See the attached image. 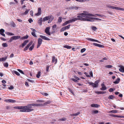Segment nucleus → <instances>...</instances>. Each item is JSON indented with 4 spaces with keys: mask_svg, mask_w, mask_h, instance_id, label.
<instances>
[{
    "mask_svg": "<svg viewBox=\"0 0 124 124\" xmlns=\"http://www.w3.org/2000/svg\"><path fill=\"white\" fill-rule=\"evenodd\" d=\"M77 18H74V19H82L83 17L89 18H90L91 16H95L85 11H83V13L78 14Z\"/></svg>",
    "mask_w": 124,
    "mask_h": 124,
    "instance_id": "nucleus-1",
    "label": "nucleus"
},
{
    "mask_svg": "<svg viewBox=\"0 0 124 124\" xmlns=\"http://www.w3.org/2000/svg\"><path fill=\"white\" fill-rule=\"evenodd\" d=\"M25 109H24L21 110L20 111L21 112H29L33 110V109H31L32 108V106L31 104H29L27 106H25Z\"/></svg>",
    "mask_w": 124,
    "mask_h": 124,
    "instance_id": "nucleus-2",
    "label": "nucleus"
},
{
    "mask_svg": "<svg viewBox=\"0 0 124 124\" xmlns=\"http://www.w3.org/2000/svg\"><path fill=\"white\" fill-rule=\"evenodd\" d=\"M99 82V81L97 80L95 81V83L90 82H88V83L90 85L92 86L93 87H98Z\"/></svg>",
    "mask_w": 124,
    "mask_h": 124,
    "instance_id": "nucleus-3",
    "label": "nucleus"
},
{
    "mask_svg": "<svg viewBox=\"0 0 124 124\" xmlns=\"http://www.w3.org/2000/svg\"><path fill=\"white\" fill-rule=\"evenodd\" d=\"M77 21V19L76 18L74 19L73 18L72 19H70L69 20L66 21L65 23L62 24L63 26H65L67 24L73 22H75L76 21Z\"/></svg>",
    "mask_w": 124,
    "mask_h": 124,
    "instance_id": "nucleus-4",
    "label": "nucleus"
},
{
    "mask_svg": "<svg viewBox=\"0 0 124 124\" xmlns=\"http://www.w3.org/2000/svg\"><path fill=\"white\" fill-rule=\"evenodd\" d=\"M20 38V37L19 36H14L11 37L9 42H11L13 40H16L19 39Z\"/></svg>",
    "mask_w": 124,
    "mask_h": 124,
    "instance_id": "nucleus-5",
    "label": "nucleus"
},
{
    "mask_svg": "<svg viewBox=\"0 0 124 124\" xmlns=\"http://www.w3.org/2000/svg\"><path fill=\"white\" fill-rule=\"evenodd\" d=\"M77 20H80L81 21H90L92 22L93 21H94V20H92V19H88L87 18H83L82 19H77Z\"/></svg>",
    "mask_w": 124,
    "mask_h": 124,
    "instance_id": "nucleus-6",
    "label": "nucleus"
},
{
    "mask_svg": "<svg viewBox=\"0 0 124 124\" xmlns=\"http://www.w3.org/2000/svg\"><path fill=\"white\" fill-rule=\"evenodd\" d=\"M50 28V27H46L45 30V32L49 36L51 35V33L49 32V30Z\"/></svg>",
    "mask_w": 124,
    "mask_h": 124,
    "instance_id": "nucleus-7",
    "label": "nucleus"
},
{
    "mask_svg": "<svg viewBox=\"0 0 124 124\" xmlns=\"http://www.w3.org/2000/svg\"><path fill=\"white\" fill-rule=\"evenodd\" d=\"M41 14V8H38V13H35V16H39Z\"/></svg>",
    "mask_w": 124,
    "mask_h": 124,
    "instance_id": "nucleus-8",
    "label": "nucleus"
},
{
    "mask_svg": "<svg viewBox=\"0 0 124 124\" xmlns=\"http://www.w3.org/2000/svg\"><path fill=\"white\" fill-rule=\"evenodd\" d=\"M42 42V39L41 38H39L38 39V45L37 48H38L41 44Z\"/></svg>",
    "mask_w": 124,
    "mask_h": 124,
    "instance_id": "nucleus-9",
    "label": "nucleus"
},
{
    "mask_svg": "<svg viewBox=\"0 0 124 124\" xmlns=\"http://www.w3.org/2000/svg\"><path fill=\"white\" fill-rule=\"evenodd\" d=\"M32 42L31 41L27 45V46H26L25 47L24 49V51H25L27 50L29 48V47H30L32 44Z\"/></svg>",
    "mask_w": 124,
    "mask_h": 124,
    "instance_id": "nucleus-10",
    "label": "nucleus"
},
{
    "mask_svg": "<svg viewBox=\"0 0 124 124\" xmlns=\"http://www.w3.org/2000/svg\"><path fill=\"white\" fill-rule=\"evenodd\" d=\"M80 8V7H79L73 6L70 7L68 8L70 10L74 9L77 10L79 8Z\"/></svg>",
    "mask_w": 124,
    "mask_h": 124,
    "instance_id": "nucleus-11",
    "label": "nucleus"
},
{
    "mask_svg": "<svg viewBox=\"0 0 124 124\" xmlns=\"http://www.w3.org/2000/svg\"><path fill=\"white\" fill-rule=\"evenodd\" d=\"M119 67H120L119 69V71L121 72H124V66L120 65L119 66Z\"/></svg>",
    "mask_w": 124,
    "mask_h": 124,
    "instance_id": "nucleus-12",
    "label": "nucleus"
},
{
    "mask_svg": "<svg viewBox=\"0 0 124 124\" xmlns=\"http://www.w3.org/2000/svg\"><path fill=\"white\" fill-rule=\"evenodd\" d=\"M86 39L88 40H90L91 41H95L98 42L99 43H100V42L98 40L92 38H87Z\"/></svg>",
    "mask_w": 124,
    "mask_h": 124,
    "instance_id": "nucleus-13",
    "label": "nucleus"
},
{
    "mask_svg": "<svg viewBox=\"0 0 124 124\" xmlns=\"http://www.w3.org/2000/svg\"><path fill=\"white\" fill-rule=\"evenodd\" d=\"M40 36L41 38H42L43 39L46 40H50L49 38L46 37L45 36L40 35Z\"/></svg>",
    "mask_w": 124,
    "mask_h": 124,
    "instance_id": "nucleus-14",
    "label": "nucleus"
},
{
    "mask_svg": "<svg viewBox=\"0 0 124 124\" xmlns=\"http://www.w3.org/2000/svg\"><path fill=\"white\" fill-rule=\"evenodd\" d=\"M102 88H101V90H105L107 88L104 85L103 83H102L101 84Z\"/></svg>",
    "mask_w": 124,
    "mask_h": 124,
    "instance_id": "nucleus-15",
    "label": "nucleus"
},
{
    "mask_svg": "<svg viewBox=\"0 0 124 124\" xmlns=\"http://www.w3.org/2000/svg\"><path fill=\"white\" fill-rule=\"evenodd\" d=\"M14 108L18 109H25L24 106H17V107H14Z\"/></svg>",
    "mask_w": 124,
    "mask_h": 124,
    "instance_id": "nucleus-16",
    "label": "nucleus"
},
{
    "mask_svg": "<svg viewBox=\"0 0 124 124\" xmlns=\"http://www.w3.org/2000/svg\"><path fill=\"white\" fill-rule=\"evenodd\" d=\"M32 107H39L40 106L43 105V104H35V103H32Z\"/></svg>",
    "mask_w": 124,
    "mask_h": 124,
    "instance_id": "nucleus-17",
    "label": "nucleus"
},
{
    "mask_svg": "<svg viewBox=\"0 0 124 124\" xmlns=\"http://www.w3.org/2000/svg\"><path fill=\"white\" fill-rule=\"evenodd\" d=\"M42 17L40 18L38 20V23L40 25H41L42 22Z\"/></svg>",
    "mask_w": 124,
    "mask_h": 124,
    "instance_id": "nucleus-18",
    "label": "nucleus"
},
{
    "mask_svg": "<svg viewBox=\"0 0 124 124\" xmlns=\"http://www.w3.org/2000/svg\"><path fill=\"white\" fill-rule=\"evenodd\" d=\"M5 31L3 29H1L0 30V34L4 36H5V34L3 33Z\"/></svg>",
    "mask_w": 124,
    "mask_h": 124,
    "instance_id": "nucleus-19",
    "label": "nucleus"
},
{
    "mask_svg": "<svg viewBox=\"0 0 124 124\" xmlns=\"http://www.w3.org/2000/svg\"><path fill=\"white\" fill-rule=\"evenodd\" d=\"M28 42V40H25L22 44V47L23 48L24 46Z\"/></svg>",
    "mask_w": 124,
    "mask_h": 124,
    "instance_id": "nucleus-20",
    "label": "nucleus"
},
{
    "mask_svg": "<svg viewBox=\"0 0 124 124\" xmlns=\"http://www.w3.org/2000/svg\"><path fill=\"white\" fill-rule=\"evenodd\" d=\"M10 25L12 27H15L16 26V24L13 22H10Z\"/></svg>",
    "mask_w": 124,
    "mask_h": 124,
    "instance_id": "nucleus-21",
    "label": "nucleus"
},
{
    "mask_svg": "<svg viewBox=\"0 0 124 124\" xmlns=\"http://www.w3.org/2000/svg\"><path fill=\"white\" fill-rule=\"evenodd\" d=\"M120 80V79L119 78H118L116 80L113 82V83L115 84H118L119 83Z\"/></svg>",
    "mask_w": 124,
    "mask_h": 124,
    "instance_id": "nucleus-22",
    "label": "nucleus"
},
{
    "mask_svg": "<svg viewBox=\"0 0 124 124\" xmlns=\"http://www.w3.org/2000/svg\"><path fill=\"white\" fill-rule=\"evenodd\" d=\"M49 16H46L44 17L43 19V21L45 22V21L48 20H49Z\"/></svg>",
    "mask_w": 124,
    "mask_h": 124,
    "instance_id": "nucleus-23",
    "label": "nucleus"
},
{
    "mask_svg": "<svg viewBox=\"0 0 124 124\" xmlns=\"http://www.w3.org/2000/svg\"><path fill=\"white\" fill-rule=\"evenodd\" d=\"M16 102V101L14 100L8 99V102L10 103H15Z\"/></svg>",
    "mask_w": 124,
    "mask_h": 124,
    "instance_id": "nucleus-24",
    "label": "nucleus"
},
{
    "mask_svg": "<svg viewBox=\"0 0 124 124\" xmlns=\"http://www.w3.org/2000/svg\"><path fill=\"white\" fill-rule=\"evenodd\" d=\"M115 9L120 10L124 11V8L116 7Z\"/></svg>",
    "mask_w": 124,
    "mask_h": 124,
    "instance_id": "nucleus-25",
    "label": "nucleus"
},
{
    "mask_svg": "<svg viewBox=\"0 0 124 124\" xmlns=\"http://www.w3.org/2000/svg\"><path fill=\"white\" fill-rule=\"evenodd\" d=\"M91 106L92 107L97 108L99 106V105L98 104H93L91 105Z\"/></svg>",
    "mask_w": 124,
    "mask_h": 124,
    "instance_id": "nucleus-26",
    "label": "nucleus"
},
{
    "mask_svg": "<svg viewBox=\"0 0 124 124\" xmlns=\"http://www.w3.org/2000/svg\"><path fill=\"white\" fill-rule=\"evenodd\" d=\"M115 97L112 95H110L108 97V98L109 99H113Z\"/></svg>",
    "mask_w": 124,
    "mask_h": 124,
    "instance_id": "nucleus-27",
    "label": "nucleus"
},
{
    "mask_svg": "<svg viewBox=\"0 0 124 124\" xmlns=\"http://www.w3.org/2000/svg\"><path fill=\"white\" fill-rule=\"evenodd\" d=\"M107 7L110 8H112L113 9H115V7L111 5H108Z\"/></svg>",
    "mask_w": 124,
    "mask_h": 124,
    "instance_id": "nucleus-28",
    "label": "nucleus"
},
{
    "mask_svg": "<svg viewBox=\"0 0 124 124\" xmlns=\"http://www.w3.org/2000/svg\"><path fill=\"white\" fill-rule=\"evenodd\" d=\"M34 44H33L32 46L29 48V50L31 51H32L34 48Z\"/></svg>",
    "mask_w": 124,
    "mask_h": 124,
    "instance_id": "nucleus-29",
    "label": "nucleus"
},
{
    "mask_svg": "<svg viewBox=\"0 0 124 124\" xmlns=\"http://www.w3.org/2000/svg\"><path fill=\"white\" fill-rule=\"evenodd\" d=\"M7 58V57H6L4 58H0V62L3 61L5 60Z\"/></svg>",
    "mask_w": 124,
    "mask_h": 124,
    "instance_id": "nucleus-30",
    "label": "nucleus"
},
{
    "mask_svg": "<svg viewBox=\"0 0 124 124\" xmlns=\"http://www.w3.org/2000/svg\"><path fill=\"white\" fill-rule=\"evenodd\" d=\"M41 72L39 71L38 72V73L36 75V77L38 78H39Z\"/></svg>",
    "mask_w": 124,
    "mask_h": 124,
    "instance_id": "nucleus-31",
    "label": "nucleus"
},
{
    "mask_svg": "<svg viewBox=\"0 0 124 124\" xmlns=\"http://www.w3.org/2000/svg\"><path fill=\"white\" fill-rule=\"evenodd\" d=\"M63 47L68 49H70L71 48V47L68 45H65Z\"/></svg>",
    "mask_w": 124,
    "mask_h": 124,
    "instance_id": "nucleus-32",
    "label": "nucleus"
},
{
    "mask_svg": "<svg viewBox=\"0 0 124 124\" xmlns=\"http://www.w3.org/2000/svg\"><path fill=\"white\" fill-rule=\"evenodd\" d=\"M49 17V20H51V21H52L54 19V17L52 15L48 16Z\"/></svg>",
    "mask_w": 124,
    "mask_h": 124,
    "instance_id": "nucleus-33",
    "label": "nucleus"
},
{
    "mask_svg": "<svg viewBox=\"0 0 124 124\" xmlns=\"http://www.w3.org/2000/svg\"><path fill=\"white\" fill-rule=\"evenodd\" d=\"M98 112V111L97 110H93L92 112V113L93 114H97Z\"/></svg>",
    "mask_w": 124,
    "mask_h": 124,
    "instance_id": "nucleus-34",
    "label": "nucleus"
},
{
    "mask_svg": "<svg viewBox=\"0 0 124 124\" xmlns=\"http://www.w3.org/2000/svg\"><path fill=\"white\" fill-rule=\"evenodd\" d=\"M92 19H94V20H99V21H101V19L99 18H92Z\"/></svg>",
    "mask_w": 124,
    "mask_h": 124,
    "instance_id": "nucleus-35",
    "label": "nucleus"
},
{
    "mask_svg": "<svg viewBox=\"0 0 124 124\" xmlns=\"http://www.w3.org/2000/svg\"><path fill=\"white\" fill-rule=\"evenodd\" d=\"M29 9H27L24 12V13L22 14L23 15H26L27 14L29 11Z\"/></svg>",
    "mask_w": 124,
    "mask_h": 124,
    "instance_id": "nucleus-36",
    "label": "nucleus"
},
{
    "mask_svg": "<svg viewBox=\"0 0 124 124\" xmlns=\"http://www.w3.org/2000/svg\"><path fill=\"white\" fill-rule=\"evenodd\" d=\"M31 34L34 37H37V36L35 34V33L34 32H32L31 33Z\"/></svg>",
    "mask_w": 124,
    "mask_h": 124,
    "instance_id": "nucleus-37",
    "label": "nucleus"
},
{
    "mask_svg": "<svg viewBox=\"0 0 124 124\" xmlns=\"http://www.w3.org/2000/svg\"><path fill=\"white\" fill-rule=\"evenodd\" d=\"M28 37V35H26L25 36L21 38V39H27Z\"/></svg>",
    "mask_w": 124,
    "mask_h": 124,
    "instance_id": "nucleus-38",
    "label": "nucleus"
},
{
    "mask_svg": "<svg viewBox=\"0 0 124 124\" xmlns=\"http://www.w3.org/2000/svg\"><path fill=\"white\" fill-rule=\"evenodd\" d=\"M95 16H96V15L97 16H100L101 17H103V16H104V15H101L100 14H96L95 15H93Z\"/></svg>",
    "mask_w": 124,
    "mask_h": 124,
    "instance_id": "nucleus-39",
    "label": "nucleus"
},
{
    "mask_svg": "<svg viewBox=\"0 0 124 124\" xmlns=\"http://www.w3.org/2000/svg\"><path fill=\"white\" fill-rule=\"evenodd\" d=\"M51 102V101H50L49 100V101H47L46 102H45L44 103V105H46V104H49Z\"/></svg>",
    "mask_w": 124,
    "mask_h": 124,
    "instance_id": "nucleus-40",
    "label": "nucleus"
},
{
    "mask_svg": "<svg viewBox=\"0 0 124 124\" xmlns=\"http://www.w3.org/2000/svg\"><path fill=\"white\" fill-rule=\"evenodd\" d=\"M62 21V17H59L58 22L60 23H61Z\"/></svg>",
    "mask_w": 124,
    "mask_h": 124,
    "instance_id": "nucleus-41",
    "label": "nucleus"
},
{
    "mask_svg": "<svg viewBox=\"0 0 124 124\" xmlns=\"http://www.w3.org/2000/svg\"><path fill=\"white\" fill-rule=\"evenodd\" d=\"M2 45L4 47H7L8 46L7 44L6 43H3Z\"/></svg>",
    "mask_w": 124,
    "mask_h": 124,
    "instance_id": "nucleus-42",
    "label": "nucleus"
},
{
    "mask_svg": "<svg viewBox=\"0 0 124 124\" xmlns=\"http://www.w3.org/2000/svg\"><path fill=\"white\" fill-rule=\"evenodd\" d=\"M70 25L69 24V25H68L67 26L64 27L66 30H67V29H69L70 28Z\"/></svg>",
    "mask_w": 124,
    "mask_h": 124,
    "instance_id": "nucleus-43",
    "label": "nucleus"
},
{
    "mask_svg": "<svg viewBox=\"0 0 124 124\" xmlns=\"http://www.w3.org/2000/svg\"><path fill=\"white\" fill-rule=\"evenodd\" d=\"M89 0H79V2H82L85 1H89Z\"/></svg>",
    "mask_w": 124,
    "mask_h": 124,
    "instance_id": "nucleus-44",
    "label": "nucleus"
},
{
    "mask_svg": "<svg viewBox=\"0 0 124 124\" xmlns=\"http://www.w3.org/2000/svg\"><path fill=\"white\" fill-rule=\"evenodd\" d=\"M106 67L108 68H111L112 67V66L110 65H108L106 66Z\"/></svg>",
    "mask_w": 124,
    "mask_h": 124,
    "instance_id": "nucleus-45",
    "label": "nucleus"
},
{
    "mask_svg": "<svg viewBox=\"0 0 124 124\" xmlns=\"http://www.w3.org/2000/svg\"><path fill=\"white\" fill-rule=\"evenodd\" d=\"M80 114V112H78L77 113L75 114H72L74 116H77L78 115H79Z\"/></svg>",
    "mask_w": 124,
    "mask_h": 124,
    "instance_id": "nucleus-46",
    "label": "nucleus"
},
{
    "mask_svg": "<svg viewBox=\"0 0 124 124\" xmlns=\"http://www.w3.org/2000/svg\"><path fill=\"white\" fill-rule=\"evenodd\" d=\"M92 28L93 30L94 31H96L97 30V28L95 27L94 26L92 27Z\"/></svg>",
    "mask_w": 124,
    "mask_h": 124,
    "instance_id": "nucleus-47",
    "label": "nucleus"
},
{
    "mask_svg": "<svg viewBox=\"0 0 124 124\" xmlns=\"http://www.w3.org/2000/svg\"><path fill=\"white\" fill-rule=\"evenodd\" d=\"M114 90V89H113V88H111L109 89V91L110 92H112Z\"/></svg>",
    "mask_w": 124,
    "mask_h": 124,
    "instance_id": "nucleus-48",
    "label": "nucleus"
},
{
    "mask_svg": "<svg viewBox=\"0 0 124 124\" xmlns=\"http://www.w3.org/2000/svg\"><path fill=\"white\" fill-rule=\"evenodd\" d=\"M55 60V57L54 56H53L52 58V62L53 63H54V62Z\"/></svg>",
    "mask_w": 124,
    "mask_h": 124,
    "instance_id": "nucleus-49",
    "label": "nucleus"
},
{
    "mask_svg": "<svg viewBox=\"0 0 124 124\" xmlns=\"http://www.w3.org/2000/svg\"><path fill=\"white\" fill-rule=\"evenodd\" d=\"M14 73L17 76H19L20 75V74L18 72L16 71H14Z\"/></svg>",
    "mask_w": 124,
    "mask_h": 124,
    "instance_id": "nucleus-50",
    "label": "nucleus"
},
{
    "mask_svg": "<svg viewBox=\"0 0 124 124\" xmlns=\"http://www.w3.org/2000/svg\"><path fill=\"white\" fill-rule=\"evenodd\" d=\"M14 88V87L12 85H11L8 88V89L10 90H12Z\"/></svg>",
    "mask_w": 124,
    "mask_h": 124,
    "instance_id": "nucleus-51",
    "label": "nucleus"
},
{
    "mask_svg": "<svg viewBox=\"0 0 124 124\" xmlns=\"http://www.w3.org/2000/svg\"><path fill=\"white\" fill-rule=\"evenodd\" d=\"M41 94L45 96H47L48 95V94L47 93H44V92L42 93Z\"/></svg>",
    "mask_w": 124,
    "mask_h": 124,
    "instance_id": "nucleus-52",
    "label": "nucleus"
},
{
    "mask_svg": "<svg viewBox=\"0 0 124 124\" xmlns=\"http://www.w3.org/2000/svg\"><path fill=\"white\" fill-rule=\"evenodd\" d=\"M17 70L19 72H20V73H22V74H24V73L23 72V71L22 70H20L19 69H18Z\"/></svg>",
    "mask_w": 124,
    "mask_h": 124,
    "instance_id": "nucleus-53",
    "label": "nucleus"
},
{
    "mask_svg": "<svg viewBox=\"0 0 124 124\" xmlns=\"http://www.w3.org/2000/svg\"><path fill=\"white\" fill-rule=\"evenodd\" d=\"M85 48H83L81 50V53H83L85 51Z\"/></svg>",
    "mask_w": 124,
    "mask_h": 124,
    "instance_id": "nucleus-54",
    "label": "nucleus"
},
{
    "mask_svg": "<svg viewBox=\"0 0 124 124\" xmlns=\"http://www.w3.org/2000/svg\"><path fill=\"white\" fill-rule=\"evenodd\" d=\"M66 30L65 27L62 28L61 30V31H64Z\"/></svg>",
    "mask_w": 124,
    "mask_h": 124,
    "instance_id": "nucleus-55",
    "label": "nucleus"
},
{
    "mask_svg": "<svg viewBox=\"0 0 124 124\" xmlns=\"http://www.w3.org/2000/svg\"><path fill=\"white\" fill-rule=\"evenodd\" d=\"M71 79L75 82H77L78 81L77 80V79L73 78H71Z\"/></svg>",
    "mask_w": 124,
    "mask_h": 124,
    "instance_id": "nucleus-56",
    "label": "nucleus"
},
{
    "mask_svg": "<svg viewBox=\"0 0 124 124\" xmlns=\"http://www.w3.org/2000/svg\"><path fill=\"white\" fill-rule=\"evenodd\" d=\"M56 24H54V25H53L52 27V29L53 30H54V29L56 27Z\"/></svg>",
    "mask_w": 124,
    "mask_h": 124,
    "instance_id": "nucleus-57",
    "label": "nucleus"
},
{
    "mask_svg": "<svg viewBox=\"0 0 124 124\" xmlns=\"http://www.w3.org/2000/svg\"><path fill=\"white\" fill-rule=\"evenodd\" d=\"M74 77L77 80H80V79L79 78H78V77L76 76H74Z\"/></svg>",
    "mask_w": 124,
    "mask_h": 124,
    "instance_id": "nucleus-58",
    "label": "nucleus"
},
{
    "mask_svg": "<svg viewBox=\"0 0 124 124\" xmlns=\"http://www.w3.org/2000/svg\"><path fill=\"white\" fill-rule=\"evenodd\" d=\"M89 74L92 77H93V72L92 71H91L90 72Z\"/></svg>",
    "mask_w": 124,
    "mask_h": 124,
    "instance_id": "nucleus-59",
    "label": "nucleus"
},
{
    "mask_svg": "<svg viewBox=\"0 0 124 124\" xmlns=\"http://www.w3.org/2000/svg\"><path fill=\"white\" fill-rule=\"evenodd\" d=\"M66 120V118H61L60 119V120L62 121H64Z\"/></svg>",
    "mask_w": 124,
    "mask_h": 124,
    "instance_id": "nucleus-60",
    "label": "nucleus"
},
{
    "mask_svg": "<svg viewBox=\"0 0 124 124\" xmlns=\"http://www.w3.org/2000/svg\"><path fill=\"white\" fill-rule=\"evenodd\" d=\"M117 112V111L116 110H112V113H116Z\"/></svg>",
    "mask_w": 124,
    "mask_h": 124,
    "instance_id": "nucleus-61",
    "label": "nucleus"
},
{
    "mask_svg": "<svg viewBox=\"0 0 124 124\" xmlns=\"http://www.w3.org/2000/svg\"><path fill=\"white\" fill-rule=\"evenodd\" d=\"M28 21L30 23H31L33 22V21L31 19H29L28 20Z\"/></svg>",
    "mask_w": 124,
    "mask_h": 124,
    "instance_id": "nucleus-62",
    "label": "nucleus"
},
{
    "mask_svg": "<svg viewBox=\"0 0 124 124\" xmlns=\"http://www.w3.org/2000/svg\"><path fill=\"white\" fill-rule=\"evenodd\" d=\"M98 46L100 47H104V46L98 44Z\"/></svg>",
    "mask_w": 124,
    "mask_h": 124,
    "instance_id": "nucleus-63",
    "label": "nucleus"
},
{
    "mask_svg": "<svg viewBox=\"0 0 124 124\" xmlns=\"http://www.w3.org/2000/svg\"><path fill=\"white\" fill-rule=\"evenodd\" d=\"M4 65L5 67H8V63H4Z\"/></svg>",
    "mask_w": 124,
    "mask_h": 124,
    "instance_id": "nucleus-64",
    "label": "nucleus"
}]
</instances>
